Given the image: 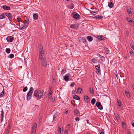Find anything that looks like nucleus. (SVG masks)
Returning a JSON list of instances; mask_svg holds the SVG:
<instances>
[{"label": "nucleus", "mask_w": 134, "mask_h": 134, "mask_svg": "<svg viewBox=\"0 0 134 134\" xmlns=\"http://www.w3.org/2000/svg\"><path fill=\"white\" fill-rule=\"evenodd\" d=\"M39 59L42 61L41 64L43 67H45L47 66V61L46 58H43V54L44 53V49L42 46H39Z\"/></svg>", "instance_id": "1"}, {"label": "nucleus", "mask_w": 134, "mask_h": 134, "mask_svg": "<svg viewBox=\"0 0 134 134\" xmlns=\"http://www.w3.org/2000/svg\"><path fill=\"white\" fill-rule=\"evenodd\" d=\"M33 91V88L32 87H30V89L29 91L27 93V95L26 98L27 100H29L31 99L32 94Z\"/></svg>", "instance_id": "2"}, {"label": "nucleus", "mask_w": 134, "mask_h": 134, "mask_svg": "<svg viewBox=\"0 0 134 134\" xmlns=\"http://www.w3.org/2000/svg\"><path fill=\"white\" fill-rule=\"evenodd\" d=\"M19 28L21 30H23L25 29L26 28L28 25L25 24V23L21 21V23H19Z\"/></svg>", "instance_id": "3"}, {"label": "nucleus", "mask_w": 134, "mask_h": 134, "mask_svg": "<svg viewBox=\"0 0 134 134\" xmlns=\"http://www.w3.org/2000/svg\"><path fill=\"white\" fill-rule=\"evenodd\" d=\"M4 14H5V16L6 15L8 17L9 21L12 22V16L11 13H5Z\"/></svg>", "instance_id": "4"}, {"label": "nucleus", "mask_w": 134, "mask_h": 134, "mask_svg": "<svg viewBox=\"0 0 134 134\" xmlns=\"http://www.w3.org/2000/svg\"><path fill=\"white\" fill-rule=\"evenodd\" d=\"M14 37L12 36H8L6 38V40L8 42H12L14 39Z\"/></svg>", "instance_id": "5"}, {"label": "nucleus", "mask_w": 134, "mask_h": 134, "mask_svg": "<svg viewBox=\"0 0 134 134\" xmlns=\"http://www.w3.org/2000/svg\"><path fill=\"white\" fill-rule=\"evenodd\" d=\"M96 105L98 108L100 110L103 109V107L100 102H98L96 103Z\"/></svg>", "instance_id": "6"}, {"label": "nucleus", "mask_w": 134, "mask_h": 134, "mask_svg": "<svg viewBox=\"0 0 134 134\" xmlns=\"http://www.w3.org/2000/svg\"><path fill=\"white\" fill-rule=\"evenodd\" d=\"M95 68L97 71L96 72L98 75H99V72L100 71V65L99 64L95 66Z\"/></svg>", "instance_id": "7"}, {"label": "nucleus", "mask_w": 134, "mask_h": 134, "mask_svg": "<svg viewBox=\"0 0 134 134\" xmlns=\"http://www.w3.org/2000/svg\"><path fill=\"white\" fill-rule=\"evenodd\" d=\"M118 106L119 109L120 110H122L123 108V105L122 104L120 100H118Z\"/></svg>", "instance_id": "8"}, {"label": "nucleus", "mask_w": 134, "mask_h": 134, "mask_svg": "<svg viewBox=\"0 0 134 134\" xmlns=\"http://www.w3.org/2000/svg\"><path fill=\"white\" fill-rule=\"evenodd\" d=\"M39 93L38 90H36L34 91V96L37 99H38L39 97Z\"/></svg>", "instance_id": "9"}, {"label": "nucleus", "mask_w": 134, "mask_h": 134, "mask_svg": "<svg viewBox=\"0 0 134 134\" xmlns=\"http://www.w3.org/2000/svg\"><path fill=\"white\" fill-rule=\"evenodd\" d=\"M73 17L76 19H78L80 18V15L77 13H75L72 16Z\"/></svg>", "instance_id": "10"}, {"label": "nucleus", "mask_w": 134, "mask_h": 134, "mask_svg": "<svg viewBox=\"0 0 134 134\" xmlns=\"http://www.w3.org/2000/svg\"><path fill=\"white\" fill-rule=\"evenodd\" d=\"M84 98L85 100L86 103H88L90 102V99L87 96L85 95L84 96Z\"/></svg>", "instance_id": "11"}, {"label": "nucleus", "mask_w": 134, "mask_h": 134, "mask_svg": "<svg viewBox=\"0 0 134 134\" xmlns=\"http://www.w3.org/2000/svg\"><path fill=\"white\" fill-rule=\"evenodd\" d=\"M79 27L78 25L76 24L72 25L70 26V28L72 29H77Z\"/></svg>", "instance_id": "12"}, {"label": "nucleus", "mask_w": 134, "mask_h": 134, "mask_svg": "<svg viewBox=\"0 0 134 134\" xmlns=\"http://www.w3.org/2000/svg\"><path fill=\"white\" fill-rule=\"evenodd\" d=\"M37 124L36 123H34L32 126V131H34V132H36V127H37Z\"/></svg>", "instance_id": "13"}, {"label": "nucleus", "mask_w": 134, "mask_h": 134, "mask_svg": "<svg viewBox=\"0 0 134 134\" xmlns=\"http://www.w3.org/2000/svg\"><path fill=\"white\" fill-rule=\"evenodd\" d=\"M2 8L5 10H9L10 9V7L5 5H4L2 7Z\"/></svg>", "instance_id": "14"}, {"label": "nucleus", "mask_w": 134, "mask_h": 134, "mask_svg": "<svg viewBox=\"0 0 134 134\" xmlns=\"http://www.w3.org/2000/svg\"><path fill=\"white\" fill-rule=\"evenodd\" d=\"M46 92L43 93V92H40L39 93V97H38V99H40L41 98H42L44 96V94Z\"/></svg>", "instance_id": "15"}, {"label": "nucleus", "mask_w": 134, "mask_h": 134, "mask_svg": "<svg viewBox=\"0 0 134 134\" xmlns=\"http://www.w3.org/2000/svg\"><path fill=\"white\" fill-rule=\"evenodd\" d=\"M57 115L58 114L57 113H55L54 114L53 117V121H56L57 119Z\"/></svg>", "instance_id": "16"}, {"label": "nucleus", "mask_w": 134, "mask_h": 134, "mask_svg": "<svg viewBox=\"0 0 134 134\" xmlns=\"http://www.w3.org/2000/svg\"><path fill=\"white\" fill-rule=\"evenodd\" d=\"M127 20L129 23H131L132 24H134V21L131 20L130 18H126Z\"/></svg>", "instance_id": "17"}, {"label": "nucleus", "mask_w": 134, "mask_h": 134, "mask_svg": "<svg viewBox=\"0 0 134 134\" xmlns=\"http://www.w3.org/2000/svg\"><path fill=\"white\" fill-rule=\"evenodd\" d=\"M75 114L76 116H78L80 114V112L77 109H76L74 110Z\"/></svg>", "instance_id": "18"}, {"label": "nucleus", "mask_w": 134, "mask_h": 134, "mask_svg": "<svg viewBox=\"0 0 134 134\" xmlns=\"http://www.w3.org/2000/svg\"><path fill=\"white\" fill-rule=\"evenodd\" d=\"M64 80L66 81H69V76L66 75L64 76Z\"/></svg>", "instance_id": "19"}, {"label": "nucleus", "mask_w": 134, "mask_h": 134, "mask_svg": "<svg viewBox=\"0 0 134 134\" xmlns=\"http://www.w3.org/2000/svg\"><path fill=\"white\" fill-rule=\"evenodd\" d=\"M3 115H4V112L3 111V110L2 109H1V120L2 121L3 120Z\"/></svg>", "instance_id": "20"}, {"label": "nucleus", "mask_w": 134, "mask_h": 134, "mask_svg": "<svg viewBox=\"0 0 134 134\" xmlns=\"http://www.w3.org/2000/svg\"><path fill=\"white\" fill-rule=\"evenodd\" d=\"M5 13H2L0 15V19H4L5 17V14H4Z\"/></svg>", "instance_id": "21"}, {"label": "nucleus", "mask_w": 134, "mask_h": 134, "mask_svg": "<svg viewBox=\"0 0 134 134\" xmlns=\"http://www.w3.org/2000/svg\"><path fill=\"white\" fill-rule=\"evenodd\" d=\"M25 21L26 22V24L28 25L29 23V19L28 17H26L25 19Z\"/></svg>", "instance_id": "22"}, {"label": "nucleus", "mask_w": 134, "mask_h": 134, "mask_svg": "<svg viewBox=\"0 0 134 134\" xmlns=\"http://www.w3.org/2000/svg\"><path fill=\"white\" fill-rule=\"evenodd\" d=\"M127 12L129 14H130L131 13V9L130 7H127Z\"/></svg>", "instance_id": "23"}, {"label": "nucleus", "mask_w": 134, "mask_h": 134, "mask_svg": "<svg viewBox=\"0 0 134 134\" xmlns=\"http://www.w3.org/2000/svg\"><path fill=\"white\" fill-rule=\"evenodd\" d=\"M73 98L74 99L78 100H80V97L76 95H75L74 96Z\"/></svg>", "instance_id": "24"}, {"label": "nucleus", "mask_w": 134, "mask_h": 134, "mask_svg": "<svg viewBox=\"0 0 134 134\" xmlns=\"http://www.w3.org/2000/svg\"><path fill=\"white\" fill-rule=\"evenodd\" d=\"M97 38L99 39V40L102 41L104 40H105L104 37L101 36H98L97 37Z\"/></svg>", "instance_id": "25"}, {"label": "nucleus", "mask_w": 134, "mask_h": 134, "mask_svg": "<svg viewBox=\"0 0 134 134\" xmlns=\"http://www.w3.org/2000/svg\"><path fill=\"white\" fill-rule=\"evenodd\" d=\"M11 128V125L10 124H9L7 127L6 131H9Z\"/></svg>", "instance_id": "26"}, {"label": "nucleus", "mask_w": 134, "mask_h": 134, "mask_svg": "<svg viewBox=\"0 0 134 134\" xmlns=\"http://www.w3.org/2000/svg\"><path fill=\"white\" fill-rule=\"evenodd\" d=\"M34 19L35 20H36L38 18V15L37 14H35L33 15Z\"/></svg>", "instance_id": "27"}, {"label": "nucleus", "mask_w": 134, "mask_h": 134, "mask_svg": "<svg viewBox=\"0 0 134 134\" xmlns=\"http://www.w3.org/2000/svg\"><path fill=\"white\" fill-rule=\"evenodd\" d=\"M87 40L90 42L91 41L93 40V37L91 36H88L87 37Z\"/></svg>", "instance_id": "28"}, {"label": "nucleus", "mask_w": 134, "mask_h": 134, "mask_svg": "<svg viewBox=\"0 0 134 134\" xmlns=\"http://www.w3.org/2000/svg\"><path fill=\"white\" fill-rule=\"evenodd\" d=\"M125 93L126 96L128 97H130V93L129 91L127 90H126L125 91Z\"/></svg>", "instance_id": "29"}, {"label": "nucleus", "mask_w": 134, "mask_h": 134, "mask_svg": "<svg viewBox=\"0 0 134 134\" xmlns=\"http://www.w3.org/2000/svg\"><path fill=\"white\" fill-rule=\"evenodd\" d=\"M104 50L105 51V53L107 54H108L109 52V49L107 47H105L104 48Z\"/></svg>", "instance_id": "30"}, {"label": "nucleus", "mask_w": 134, "mask_h": 134, "mask_svg": "<svg viewBox=\"0 0 134 134\" xmlns=\"http://www.w3.org/2000/svg\"><path fill=\"white\" fill-rule=\"evenodd\" d=\"M113 4L111 2H109L108 3V6L110 8H112L113 7Z\"/></svg>", "instance_id": "31"}, {"label": "nucleus", "mask_w": 134, "mask_h": 134, "mask_svg": "<svg viewBox=\"0 0 134 134\" xmlns=\"http://www.w3.org/2000/svg\"><path fill=\"white\" fill-rule=\"evenodd\" d=\"M90 91L91 93L92 94H94V91L93 88L92 87H90L89 90Z\"/></svg>", "instance_id": "32"}, {"label": "nucleus", "mask_w": 134, "mask_h": 134, "mask_svg": "<svg viewBox=\"0 0 134 134\" xmlns=\"http://www.w3.org/2000/svg\"><path fill=\"white\" fill-rule=\"evenodd\" d=\"M96 100L95 98H93L91 101V103L92 105H94L95 103Z\"/></svg>", "instance_id": "33"}, {"label": "nucleus", "mask_w": 134, "mask_h": 134, "mask_svg": "<svg viewBox=\"0 0 134 134\" xmlns=\"http://www.w3.org/2000/svg\"><path fill=\"white\" fill-rule=\"evenodd\" d=\"M99 56L100 58L102 61H105V58L104 57L100 55H99Z\"/></svg>", "instance_id": "34"}, {"label": "nucleus", "mask_w": 134, "mask_h": 134, "mask_svg": "<svg viewBox=\"0 0 134 134\" xmlns=\"http://www.w3.org/2000/svg\"><path fill=\"white\" fill-rule=\"evenodd\" d=\"M69 8L70 9H72L74 8V5L73 3H71L69 6Z\"/></svg>", "instance_id": "35"}, {"label": "nucleus", "mask_w": 134, "mask_h": 134, "mask_svg": "<svg viewBox=\"0 0 134 134\" xmlns=\"http://www.w3.org/2000/svg\"><path fill=\"white\" fill-rule=\"evenodd\" d=\"M63 129L62 128H61L60 127H58V131H59L60 134L62 133L61 131H62Z\"/></svg>", "instance_id": "36"}, {"label": "nucleus", "mask_w": 134, "mask_h": 134, "mask_svg": "<svg viewBox=\"0 0 134 134\" xmlns=\"http://www.w3.org/2000/svg\"><path fill=\"white\" fill-rule=\"evenodd\" d=\"M10 49L9 48H7L6 49L5 52L7 53H9L10 52Z\"/></svg>", "instance_id": "37"}, {"label": "nucleus", "mask_w": 134, "mask_h": 134, "mask_svg": "<svg viewBox=\"0 0 134 134\" xmlns=\"http://www.w3.org/2000/svg\"><path fill=\"white\" fill-rule=\"evenodd\" d=\"M82 41L83 43H85L86 42V40L84 37H81Z\"/></svg>", "instance_id": "38"}, {"label": "nucleus", "mask_w": 134, "mask_h": 134, "mask_svg": "<svg viewBox=\"0 0 134 134\" xmlns=\"http://www.w3.org/2000/svg\"><path fill=\"white\" fill-rule=\"evenodd\" d=\"M14 57V55L13 54H10L8 56V57L10 58H12Z\"/></svg>", "instance_id": "39"}, {"label": "nucleus", "mask_w": 134, "mask_h": 134, "mask_svg": "<svg viewBox=\"0 0 134 134\" xmlns=\"http://www.w3.org/2000/svg\"><path fill=\"white\" fill-rule=\"evenodd\" d=\"M130 53L131 54V57L134 58V53L132 51H131L130 52Z\"/></svg>", "instance_id": "40"}, {"label": "nucleus", "mask_w": 134, "mask_h": 134, "mask_svg": "<svg viewBox=\"0 0 134 134\" xmlns=\"http://www.w3.org/2000/svg\"><path fill=\"white\" fill-rule=\"evenodd\" d=\"M91 13L94 15L97 14V12L95 11H92L90 12Z\"/></svg>", "instance_id": "41"}, {"label": "nucleus", "mask_w": 134, "mask_h": 134, "mask_svg": "<svg viewBox=\"0 0 134 134\" xmlns=\"http://www.w3.org/2000/svg\"><path fill=\"white\" fill-rule=\"evenodd\" d=\"M82 90L81 88H79L77 89V91L78 92H79L80 93H81V91Z\"/></svg>", "instance_id": "42"}, {"label": "nucleus", "mask_w": 134, "mask_h": 134, "mask_svg": "<svg viewBox=\"0 0 134 134\" xmlns=\"http://www.w3.org/2000/svg\"><path fill=\"white\" fill-rule=\"evenodd\" d=\"M27 90V87L26 86L23 89V91L24 92H25Z\"/></svg>", "instance_id": "43"}, {"label": "nucleus", "mask_w": 134, "mask_h": 134, "mask_svg": "<svg viewBox=\"0 0 134 134\" xmlns=\"http://www.w3.org/2000/svg\"><path fill=\"white\" fill-rule=\"evenodd\" d=\"M52 86H49V92H52Z\"/></svg>", "instance_id": "44"}, {"label": "nucleus", "mask_w": 134, "mask_h": 134, "mask_svg": "<svg viewBox=\"0 0 134 134\" xmlns=\"http://www.w3.org/2000/svg\"><path fill=\"white\" fill-rule=\"evenodd\" d=\"M97 60L95 58H93L92 59V62L93 63H95V62L97 61Z\"/></svg>", "instance_id": "45"}, {"label": "nucleus", "mask_w": 134, "mask_h": 134, "mask_svg": "<svg viewBox=\"0 0 134 134\" xmlns=\"http://www.w3.org/2000/svg\"><path fill=\"white\" fill-rule=\"evenodd\" d=\"M100 134H104V130L103 129H102L101 130Z\"/></svg>", "instance_id": "46"}, {"label": "nucleus", "mask_w": 134, "mask_h": 134, "mask_svg": "<svg viewBox=\"0 0 134 134\" xmlns=\"http://www.w3.org/2000/svg\"><path fill=\"white\" fill-rule=\"evenodd\" d=\"M42 117H40L39 119V123H40L41 122L42 120Z\"/></svg>", "instance_id": "47"}, {"label": "nucleus", "mask_w": 134, "mask_h": 134, "mask_svg": "<svg viewBox=\"0 0 134 134\" xmlns=\"http://www.w3.org/2000/svg\"><path fill=\"white\" fill-rule=\"evenodd\" d=\"M68 131L66 129H65L64 132L65 134H68Z\"/></svg>", "instance_id": "48"}, {"label": "nucleus", "mask_w": 134, "mask_h": 134, "mask_svg": "<svg viewBox=\"0 0 134 134\" xmlns=\"http://www.w3.org/2000/svg\"><path fill=\"white\" fill-rule=\"evenodd\" d=\"M65 71L64 70H62L61 72V74L62 75H63L64 73H65Z\"/></svg>", "instance_id": "49"}, {"label": "nucleus", "mask_w": 134, "mask_h": 134, "mask_svg": "<svg viewBox=\"0 0 134 134\" xmlns=\"http://www.w3.org/2000/svg\"><path fill=\"white\" fill-rule=\"evenodd\" d=\"M103 18V17L102 16L99 15L98 17L97 18L98 19H102Z\"/></svg>", "instance_id": "50"}, {"label": "nucleus", "mask_w": 134, "mask_h": 134, "mask_svg": "<svg viewBox=\"0 0 134 134\" xmlns=\"http://www.w3.org/2000/svg\"><path fill=\"white\" fill-rule=\"evenodd\" d=\"M16 20L18 22L21 21V19L20 18H18L16 19Z\"/></svg>", "instance_id": "51"}, {"label": "nucleus", "mask_w": 134, "mask_h": 134, "mask_svg": "<svg viewBox=\"0 0 134 134\" xmlns=\"http://www.w3.org/2000/svg\"><path fill=\"white\" fill-rule=\"evenodd\" d=\"M122 125L123 126V127H126V125L125 123L124 122H122Z\"/></svg>", "instance_id": "52"}, {"label": "nucleus", "mask_w": 134, "mask_h": 134, "mask_svg": "<svg viewBox=\"0 0 134 134\" xmlns=\"http://www.w3.org/2000/svg\"><path fill=\"white\" fill-rule=\"evenodd\" d=\"M75 120L76 121H78L79 120V118L77 117L75 118Z\"/></svg>", "instance_id": "53"}, {"label": "nucleus", "mask_w": 134, "mask_h": 134, "mask_svg": "<svg viewBox=\"0 0 134 134\" xmlns=\"http://www.w3.org/2000/svg\"><path fill=\"white\" fill-rule=\"evenodd\" d=\"M75 85V83H71L70 85V86L71 87H73L74 86V85Z\"/></svg>", "instance_id": "54"}, {"label": "nucleus", "mask_w": 134, "mask_h": 134, "mask_svg": "<svg viewBox=\"0 0 134 134\" xmlns=\"http://www.w3.org/2000/svg\"><path fill=\"white\" fill-rule=\"evenodd\" d=\"M130 46L134 50V46L133 45H131Z\"/></svg>", "instance_id": "55"}, {"label": "nucleus", "mask_w": 134, "mask_h": 134, "mask_svg": "<svg viewBox=\"0 0 134 134\" xmlns=\"http://www.w3.org/2000/svg\"><path fill=\"white\" fill-rule=\"evenodd\" d=\"M48 96L49 99H50L51 98L52 96V95H48Z\"/></svg>", "instance_id": "56"}, {"label": "nucleus", "mask_w": 134, "mask_h": 134, "mask_svg": "<svg viewBox=\"0 0 134 134\" xmlns=\"http://www.w3.org/2000/svg\"><path fill=\"white\" fill-rule=\"evenodd\" d=\"M55 100V98H52L51 99V101L52 102H54Z\"/></svg>", "instance_id": "57"}, {"label": "nucleus", "mask_w": 134, "mask_h": 134, "mask_svg": "<svg viewBox=\"0 0 134 134\" xmlns=\"http://www.w3.org/2000/svg\"><path fill=\"white\" fill-rule=\"evenodd\" d=\"M127 134H130V132L129 130H127Z\"/></svg>", "instance_id": "58"}, {"label": "nucleus", "mask_w": 134, "mask_h": 134, "mask_svg": "<svg viewBox=\"0 0 134 134\" xmlns=\"http://www.w3.org/2000/svg\"><path fill=\"white\" fill-rule=\"evenodd\" d=\"M75 92H76V91H73L72 92V93L73 94H75Z\"/></svg>", "instance_id": "59"}, {"label": "nucleus", "mask_w": 134, "mask_h": 134, "mask_svg": "<svg viewBox=\"0 0 134 134\" xmlns=\"http://www.w3.org/2000/svg\"><path fill=\"white\" fill-rule=\"evenodd\" d=\"M36 132H34V131H32V133L31 134H35Z\"/></svg>", "instance_id": "60"}, {"label": "nucleus", "mask_w": 134, "mask_h": 134, "mask_svg": "<svg viewBox=\"0 0 134 134\" xmlns=\"http://www.w3.org/2000/svg\"><path fill=\"white\" fill-rule=\"evenodd\" d=\"M6 131V132L5 133V134H9V131Z\"/></svg>", "instance_id": "61"}, {"label": "nucleus", "mask_w": 134, "mask_h": 134, "mask_svg": "<svg viewBox=\"0 0 134 134\" xmlns=\"http://www.w3.org/2000/svg\"><path fill=\"white\" fill-rule=\"evenodd\" d=\"M129 31H127L126 32V35H129Z\"/></svg>", "instance_id": "62"}, {"label": "nucleus", "mask_w": 134, "mask_h": 134, "mask_svg": "<svg viewBox=\"0 0 134 134\" xmlns=\"http://www.w3.org/2000/svg\"><path fill=\"white\" fill-rule=\"evenodd\" d=\"M52 92H49L48 95H52Z\"/></svg>", "instance_id": "63"}, {"label": "nucleus", "mask_w": 134, "mask_h": 134, "mask_svg": "<svg viewBox=\"0 0 134 134\" xmlns=\"http://www.w3.org/2000/svg\"><path fill=\"white\" fill-rule=\"evenodd\" d=\"M4 89H3L2 92V93H2V94H3V95L4 94Z\"/></svg>", "instance_id": "64"}]
</instances>
